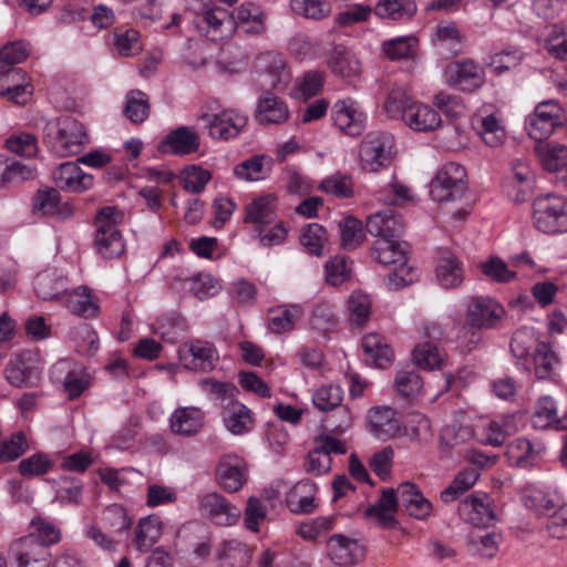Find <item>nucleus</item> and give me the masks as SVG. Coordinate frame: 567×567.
<instances>
[{
	"label": "nucleus",
	"instance_id": "nucleus-3",
	"mask_svg": "<svg viewBox=\"0 0 567 567\" xmlns=\"http://www.w3.org/2000/svg\"><path fill=\"white\" fill-rule=\"evenodd\" d=\"M524 505L535 511L539 515H554L551 522L547 525L550 536L561 537V525H567V508L564 507L561 496L556 492L543 491L539 488H527L523 495Z\"/></svg>",
	"mask_w": 567,
	"mask_h": 567
},
{
	"label": "nucleus",
	"instance_id": "nucleus-63",
	"mask_svg": "<svg viewBox=\"0 0 567 567\" xmlns=\"http://www.w3.org/2000/svg\"><path fill=\"white\" fill-rule=\"evenodd\" d=\"M124 113L133 123H143L150 115V104L147 95L140 91L133 90L127 93Z\"/></svg>",
	"mask_w": 567,
	"mask_h": 567
},
{
	"label": "nucleus",
	"instance_id": "nucleus-50",
	"mask_svg": "<svg viewBox=\"0 0 567 567\" xmlns=\"http://www.w3.org/2000/svg\"><path fill=\"white\" fill-rule=\"evenodd\" d=\"M179 281L183 289L189 290L200 300L216 295L219 289L218 282L209 274H198L196 276L185 278L177 276L174 279L173 287L176 288V284Z\"/></svg>",
	"mask_w": 567,
	"mask_h": 567
},
{
	"label": "nucleus",
	"instance_id": "nucleus-18",
	"mask_svg": "<svg viewBox=\"0 0 567 567\" xmlns=\"http://www.w3.org/2000/svg\"><path fill=\"white\" fill-rule=\"evenodd\" d=\"M208 134L214 140L228 141L239 135L247 124V117L235 111H223L213 116L204 115Z\"/></svg>",
	"mask_w": 567,
	"mask_h": 567
},
{
	"label": "nucleus",
	"instance_id": "nucleus-11",
	"mask_svg": "<svg viewBox=\"0 0 567 567\" xmlns=\"http://www.w3.org/2000/svg\"><path fill=\"white\" fill-rule=\"evenodd\" d=\"M178 360L185 369L207 372L215 368L218 353L212 343L197 339L179 346Z\"/></svg>",
	"mask_w": 567,
	"mask_h": 567
},
{
	"label": "nucleus",
	"instance_id": "nucleus-8",
	"mask_svg": "<svg viewBox=\"0 0 567 567\" xmlns=\"http://www.w3.org/2000/svg\"><path fill=\"white\" fill-rule=\"evenodd\" d=\"M258 76L265 78L270 89L285 91L291 81V71L282 53L274 50L259 53L254 61Z\"/></svg>",
	"mask_w": 567,
	"mask_h": 567
},
{
	"label": "nucleus",
	"instance_id": "nucleus-58",
	"mask_svg": "<svg viewBox=\"0 0 567 567\" xmlns=\"http://www.w3.org/2000/svg\"><path fill=\"white\" fill-rule=\"evenodd\" d=\"M474 121L477 132L486 145L497 147L503 144L505 141V131L499 120L494 114L476 116Z\"/></svg>",
	"mask_w": 567,
	"mask_h": 567
},
{
	"label": "nucleus",
	"instance_id": "nucleus-64",
	"mask_svg": "<svg viewBox=\"0 0 567 567\" xmlns=\"http://www.w3.org/2000/svg\"><path fill=\"white\" fill-rule=\"evenodd\" d=\"M300 241L309 254L321 256L328 243L327 230L319 224H309L302 229Z\"/></svg>",
	"mask_w": 567,
	"mask_h": 567
},
{
	"label": "nucleus",
	"instance_id": "nucleus-54",
	"mask_svg": "<svg viewBox=\"0 0 567 567\" xmlns=\"http://www.w3.org/2000/svg\"><path fill=\"white\" fill-rule=\"evenodd\" d=\"M342 400L343 390L339 385L334 384L322 385L312 394V402L317 409L328 412L340 408L348 421H350L348 410L341 405Z\"/></svg>",
	"mask_w": 567,
	"mask_h": 567
},
{
	"label": "nucleus",
	"instance_id": "nucleus-24",
	"mask_svg": "<svg viewBox=\"0 0 567 567\" xmlns=\"http://www.w3.org/2000/svg\"><path fill=\"white\" fill-rule=\"evenodd\" d=\"M535 153L544 169L560 174V178L567 184V146L554 142H538Z\"/></svg>",
	"mask_w": 567,
	"mask_h": 567
},
{
	"label": "nucleus",
	"instance_id": "nucleus-45",
	"mask_svg": "<svg viewBox=\"0 0 567 567\" xmlns=\"http://www.w3.org/2000/svg\"><path fill=\"white\" fill-rule=\"evenodd\" d=\"M162 535V520L156 515L141 518L135 527L134 546L140 551H147Z\"/></svg>",
	"mask_w": 567,
	"mask_h": 567
},
{
	"label": "nucleus",
	"instance_id": "nucleus-61",
	"mask_svg": "<svg viewBox=\"0 0 567 567\" xmlns=\"http://www.w3.org/2000/svg\"><path fill=\"white\" fill-rule=\"evenodd\" d=\"M499 543L501 535L495 532L472 533L467 539L471 550L486 558H493L497 554Z\"/></svg>",
	"mask_w": 567,
	"mask_h": 567
},
{
	"label": "nucleus",
	"instance_id": "nucleus-36",
	"mask_svg": "<svg viewBox=\"0 0 567 567\" xmlns=\"http://www.w3.org/2000/svg\"><path fill=\"white\" fill-rule=\"evenodd\" d=\"M539 380H550L557 375L560 367V359L551 344L542 342L530 358V367Z\"/></svg>",
	"mask_w": 567,
	"mask_h": 567
},
{
	"label": "nucleus",
	"instance_id": "nucleus-47",
	"mask_svg": "<svg viewBox=\"0 0 567 567\" xmlns=\"http://www.w3.org/2000/svg\"><path fill=\"white\" fill-rule=\"evenodd\" d=\"M34 291L43 300L63 298L66 278L55 271H43L35 277Z\"/></svg>",
	"mask_w": 567,
	"mask_h": 567
},
{
	"label": "nucleus",
	"instance_id": "nucleus-42",
	"mask_svg": "<svg viewBox=\"0 0 567 567\" xmlns=\"http://www.w3.org/2000/svg\"><path fill=\"white\" fill-rule=\"evenodd\" d=\"M373 255L382 265H402L406 261V244L396 239L377 238L373 244Z\"/></svg>",
	"mask_w": 567,
	"mask_h": 567
},
{
	"label": "nucleus",
	"instance_id": "nucleus-33",
	"mask_svg": "<svg viewBox=\"0 0 567 567\" xmlns=\"http://www.w3.org/2000/svg\"><path fill=\"white\" fill-rule=\"evenodd\" d=\"M317 486L310 481L298 482L287 494V505L295 514H312L317 507Z\"/></svg>",
	"mask_w": 567,
	"mask_h": 567
},
{
	"label": "nucleus",
	"instance_id": "nucleus-2",
	"mask_svg": "<svg viewBox=\"0 0 567 567\" xmlns=\"http://www.w3.org/2000/svg\"><path fill=\"white\" fill-rule=\"evenodd\" d=\"M45 137L59 156L79 154L87 142L84 126L72 116H61L45 126Z\"/></svg>",
	"mask_w": 567,
	"mask_h": 567
},
{
	"label": "nucleus",
	"instance_id": "nucleus-60",
	"mask_svg": "<svg viewBox=\"0 0 567 567\" xmlns=\"http://www.w3.org/2000/svg\"><path fill=\"white\" fill-rule=\"evenodd\" d=\"M113 44L122 56H134L143 50L141 34L135 29L115 30L113 33Z\"/></svg>",
	"mask_w": 567,
	"mask_h": 567
},
{
	"label": "nucleus",
	"instance_id": "nucleus-6",
	"mask_svg": "<svg viewBox=\"0 0 567 567\" xmlns=\"http://www.w3.org/2000/svg\"><path fill=\"white\" fill-rule=\"evenodd\" d=\"M566 121L565 110L556 100L539 102L525 120L528 135L537 143L548 138Z\"/></svg>",
	"mask_w": 567,
	"mask_h": 567
},
{
	"label": "nucleus",
	"instance_id": "nucleus-1",
	"mask_svg": "<svg viewBox=\"0 0 567 567\" xmlns=\"http://www.w3.org/2000/svg\"><path fill=\"white\" fill-rule=\"evenodd\" d=\"M123 214L113 206L101 208L95 216L94 248L106 259L118 258L125 249L123 236L117 228Z\"/></svg>",
	"mask_w": 567,
	"mask_h": 567
},
{
	"label": "nucleus",
	"instance_id": "nucleus-62",
	"mask_svg": "<svg viewBox=\"0 0 567 567\" xmlns=\"http://www.w3.org/2000/svg\"><path fill=\"white\" fill-rule=\"evenodd\" d=\"M59 371L68 370L63 385L70 399L79 398L90 385L89 374L83 370H69V362L61 361L55 365Z\"/></svg>",
	"mask_w": 567,
	"mask_h": 567
},
{
	"label": "nucleus",
	"instance_id": "nucleus-53",
	"mask_svg": "<svg viewBox=\"0 0 567 567\" xmlns=\"http://www.w3.org/2000/svg\"><path fill=\"white\" fill-rule=\"evenodd\" d=\"M416 50L417 39L415 37H398L382 43V51L391 61L414 60Z\"/></svg>",
	"mask_w": 567,
	"mask_h": 567
},
{
	"label": "nucleus",
	"instance_id": "nucleus-35",
	"mask_svg": "<svg viewBox=\"0 0 567 567\" xmlns=\"http://www.w3.org/2000/svg\"><path fill=\"white\" fill-rule=\"evenodd\" d=\"M403 121L415 132H432L442 123L440 114L434 109L417 102L406 109Z\"/></svg>",
	"mask_w": 567,
	"mask_h": 567
},
{
	"label": "nucleus",
	"instance_id": "nucleus-57",
	"mask_svg": "<svg viewBox=\"0 0 567 567\" xmlns=\"http://www.w3.org/2000/svg\"><path fill=\"white\" fill-rule=\"evenodd\" d=\"M271 165V159L265 155H255L234 168V174L244 181H260L265 178Z\"/></svg>",
	"mask_w": 567,
	"mask_h": 567
},
{
	"label": "nucleus",
	"instance_id": "nucleus-23",
	"mask_svg": "<svg viewBox=\"0 0 567 567\" xmlns=\"http://www.w3.org/2000/svg\"><path fill=\"white\" fill-rule=\"evenodd\" d=\"M199 148V136L187 126H179L169 132L159 143L158 151L163 154L187 155Z\"/></svg>",
	"mask_w": 567,
	"mask_h": 567
},
{
	"label": "nucleus",
	"instance_id": "nucleus-37",
	"mask_svg": "<svg viewBox=\"0 0 567 567\" xmlns=\"http://www.w3.org/2000/svg\"><path fill=\"white\" fill-rule=\"evenodd\" d=\"M533 424L537 429L554 426L557 430H567V414L559 417L555 400L549 395H544L536 402Z\"/></svg>",
	"mask_w": 567,
	"mask_h": 567
},
{
	"label": "nucleus",
	"instance_id": "nucleus-9",
	"mask_svg": "<svg viewBox=\"0 0 567 567\" xmlns=\"http://www.w3.org/2000/svg\"><path fill=\"white\" fill-rule=\"evenodd\" d=\"M445 82L463 92H474L485 83L484 68L471 59L450 62L444 68Z\"/></svg>",
	"mask_w": 567,
	"mask_h": 567
},
{
	"label": "nucleus",
	"instance_id": "nucleus-27",
	"mask_svg": "<svg viewBox=\"0 0 567 567\" xmlns=\"http://www.w3.org/2000/svg\"><path fill=\"white\" fill-rule=\"evenodd\" d=\"M401 505L406 513L416 518L425 519L432 513V503L423 495V493L411 482H404L396 489Z\"/></svg>",
	"mask_w": 567,
	"mask_h": 567
},
{
	"label": "nucleus",
	"instance_id": "nucleus-12",
	"mask_svg": "<svg viewBox=\"0 0 567 567\" xmlns=\"http://www.w3.org/2000/svg\"><path fill=\"white\" fill-rule=\"evenodd\" d=\"M333 124L349 136H359L365 128L367 115L352 97L338 100L331 109Z\"/></svg>",
	"mask_w": 567,
	"mask_h": 567
},
{
	"label": "nucleus",
	"instance_id": "nucleus-41",
	"mask_svg": "<svg viewBox=\"0 0 567 567\" xmlns=\"http://www.w3.org/2000/svg\"><path fill=\"white\" fill-rule=\"evenodd\" d=\"M373 12L380 19L409 21L416 14L417 6L414 0H380Z\"/></svg>",
	"mask_w": 567,
	"mask_h": 567
},
{
	"label": "nucleus",
	"instance_id": "nucleus-34",
	"mask_svg": "<svg viewBox=\"0 0 567 567\" xmlns=\"http://www.w3.org/2000/svg\"><path fill=\"white\" fill-rule=\"evenodd\" d=\"M235 20L237 28L246 34L261 35L267 31V14L259 6L252 2L240 4Z\"/></svg>",
	"mask_w": 567,
	"mask_h": 567
},
{
	"label": "nucleus",
	"instance_id": "nucleus-51",
	"mask_svg": "<svg viewBox=\"0 0 567 567\" xmlns=\"http://www.w3.org/2000/svg\"><path fill=\"white\" fill-rule=\"evenodd\" d=\"M218 558L224 567H246L251 554L247 545L237 539L224 540L218 551Z\"/></svg>",
	"mask_w": 567,
	"mask_h": 567
},
{
	"label": "nucleus",
	"instance_id": "nucleus-26",
	"mask_svg": "<svg viewBox=\"0 0 567 567\" xmlns=\"http://www.w3.org/2000/svg\"><path fill=\"white\" fill-rule=\"evenodd\" d=\"M404 223L392 209L372 214L367 221V230L377 238L395 239L404 233Z\"/></svg>",
	"mask_w": 567,
	"mask_h": 567
},
{
	"label": "nucleus",
	"instance_id": "nucleus-56",
	"mask_svg": "<svg viewBox=\"0 0 567 567\" xmlns=\"http://www.w3.org/2000/svg\"><path fill=\"white\" fill-rule=\"evenodd\" d=\"M480 472L475 467H467L460 471L451 484L441 492V499L444 503L455 501L461 494L468 491L477 481Z\"/></svg>",
	"mask_w": 567,
	"mask_h": 567
},
{
	"label": "nucleus",
	"instance_id": "nucleus-59",
	"mask_svg": "<svg viewBox=\"0 0 567 567\" xmlns=\"http://www.w3.org/2000/svg\"><path fill=\"white\" fill-rule=\"evenodd\" d=\"M349 321L352 326L362 328L371 316V299L367 293L355 291L348 299Z\"/></svg>",
	"mask_w": 567,
	"mask_h": 567
},
{
	"label": "nucleus",
	"instance_id": "nucleus-16",
	"mask_svg": "<svg viewBox=\"0 0 567 567\" xmlns=\"http://www.w3.org/2000/svg\"><path fill=\"white\" fill-rule=\"evenodd\" d=\"M216 477L225 491L238 492L247 482L246 462L235 454L224 455L216 467Z\"/></svg>",
	"mask_w": 567,
	"mask_h": 567
},
{
	"label": "nucleus",
	"instance_id": "nucleus-48",
	"mask_svg": "<svg viewBox=\"0 0 567 567\" xmlns=\"http://www.w3.org/2000/svg\"><path fill=\"white\" fill-rule=\"evenodd\" d=\"M362 347L374 367L384 369L391 364L393 351L380 334L369 333L364 336Z\"/></svg>",
	"mask_w": 567,
	"mask_h": 567
},
{
	"label": "nucleus",
	"instance_id": "nucleus-22",
	"mask_svg": "<svg viewBox=\"0 0 567 567\" xmlns=\"http://www.w3.org/2000/svg\"><path fill=\"white\" fill-rule=\"evenodd\" d=\"M52 176L55 185L66 192H84L93 185V177L84 173L74 162L60 164Z\"/></svg>",
	"mask_w": 567,
	"mask_h": 567
},
{
	"label": "nucleus",
	"instance_id": "nucleus-55",
	"mask_svg": "<svg viewBox=\"0 0 567 567\" xmlns=\"http://www.w3.org/2000/svg\"><path fill=\"white\" fill-rule=\"evenodd\" d=\"M288 51L296 60H313L320 55L322 45L319 40L305 33H298L289 40Z\"/></svg>",
	"mask_w": 567,
	"mask_h": 567
},
{
	"label": "nucleus",
	"instance_id": "nucleus-5",
	"mask_svg": "<svg viewBox=\"0 0 567 567\" xmlns=\"http://www.w3.org/2000/svg\"><path fill=\"white\" fill-rule=\"evenodd\" d=\"M394 137L388 132L368 133L361 141L359 158L362 169L379 172L391 165L393 158Z\"/></svg>",
	"mask_w": 567,
	"mask_h": 567
},
{
	"label": "nucleus",
	"instance_id": "nucleus-46",
	"mask_svg": "<svg viewBox=\"0 0 567 567\" xmlns=\"http://www.w3.org/2000/svg\"><path fill=\"white\" fill-rule=\"evenodd\" d=\"M34 177V169L4 154H0V188L19 184Z\"/></svg>",
	"mask_w": 567,
	"mask_h": 567
},
{
	"label": "nucleus",
	"instance_id": "nucleus-25",
	"mask_svg": "<svg viewBox=\"0 0 567 567\" xmlns=\"http://www.w3.org/2000/svg\"><path fill=\"white\" fill-rule=\"evenodd\" d=\"M204 417L198 406H178L169 417V429L176 435L193 436L202 430Z\"/></svg>",
	"mask_w": 567,
	"mask_h": 567
},
{
	"label": "nucleus",
	"instance_id": "nucleus-28",
	"mask_svg": "<svg viewBox=\"0 0 567 567\" xmlns=\"http://www.w3.org/2000/svg\"><path fill=\"white\" fill-rule=\"evenodd\" d=\"M545 445L539 442H532L526 437H517L507 450V455L512 464L522 468L534 466L545 452Z\"/></svg>",
	"mask_w": 567,
	"mask_h": 567
},
{
	"label": "nucleus",
	"instance_id": "nucleus-49",
	"mask_svg": "<svg viewBox=\"0 0 567 567\" xmlns=\"http://www.w3.org/2000/svg\"><path fill=\"white\" fill-rule=\"evenodd\" d=\"M331 71L342 78H355L360 73V62L350 50L337 47L328 61Z\"/></svg>",
	"mask_w": 567,
	"mask_h": 567
},
{
	"label": "nucleus",
	"instance_id": "nucleus-19",
	"mask_svg": "<svg viewBox=\"0 0 567 567\" xmlns=\"http://www.w3.org/2000/svg\"><path fill=\"white\" fill-rule=\"evenodd\" d=\"M458 514L463 520L475 527H489L494 524L496 516L487 495L467 496L458 505Z\"/></svg>",
	"mask_w": 567,
	"mask_h": 567
},
{
	"label": "nucleus",
	"instance_id": "nucleus-20",
	"mask_svg": "<svg viewBox=\"0 0 567 567\" xmlns=\"http://www.w3.org/2000/svg\"><path fill=\"white\" fill-rule=\"evenodd\" d=\"M327 550L336 565L344 567L359 563L365 554L364 546L359 540L341 534H334L329 538Z\"/></svg>",
	"mask_w": 567,
	"mask_h": 567
},
{
	"label": "nucleus",
	"instance_id": "nucleus-14",
	"mask_svg": "<svg viewBox=\"0 0 567 567\" xmlns=\"http://www.w3.org/2000/svg\"><path fill=\"white\" fill-rule=\"evenodd\" d=\"M505 315V309L489 297H473L466 309V322L474 328H495Z\"/></svg>",
	"mask_w": 567,
	"mask_h": 567
},
{
	"label": "nucleus",
	"instance_id": "nucleus-10",
	"mask_svg": "<svg viewBox=\"0 0 567 567\" xmlns=\"http://www.w3.org/2000/svg\"><path fill=\"white\" fill-rule=\"evenodd\" d=\"M194 23L198 32L212 41L227 39L237 29L235 17L223 8L198 13Z\"/></svg>",
	"mask_w": 567,
	"mask_h": 567
},
{
	"label": "nucleus",
	"instance_id": "nucleus-17",
	"mask_svg": "<svg viewBox=\"0 0 567 567\" xmlns=\"http://www.w3.org/2000/svg\"><path fill=\"white\" fill-rule=\"evenodd\" d=\"M534 185V173L527 162L516 158L512 162V176L504 184L506 195L514 202L528 199Z\"/></svg>",
	"mask_w": 567,
	"mask_h": 567
},
{
	"label": "nucleus",
	"instance_id": "nucleus-13",
	"mask_svg": "<svg viewBox=\"0 0 567 567\" xmlns=\"http://www.w3.org/2000/svg\"><path fill=\"white\" fill-rule=\"evenodd\" d=\"M198 508L204 516L219 526L235 525L241 515L237 506L216 492L202 495L198 499Z\"/></svg>",
	"mask_w": 567,
	"mask_h": 567
},
{
	"label": "nucleus",
	"instance_id": "nucleus-21",
	"mask_svg": "<svg viewBox=\"0 0 567 567\" xmlns=\"http://www.w3.org/2000/svg\"><path fill=\"white\" fill-rule=\"evenodd\" d=\"M33 89L25 82V74L21 69L0 74V95L17 105H25L32 97Z\"/></svg>",
	"mask_w": 567,
	"mask_h": 567
},
{
	"label": "nucleus",
	"instance_id": "nucleus-40",
	"mask_svg": "<svg viewBox=\"0 0 567 567\" xmlns=\"http://www.w3.org/2000/svg\"><path fill=\"white\" fill-rule=\"evenodd\" d=\"M276 218V197L265 195L255 198L245 207V221L256 225L258 228L270 224Z\"/></svg>",
	"mask_w": 567,
	"mask_h": 567
},
{
	"label": "nucleus",
	"instance_id": "nucleus-44",
	"mask_svg": "<svg viewBox=\"0 0 567 567\" xmlns=\"http://www.w3.org/2000/svg\"><path fill=\"white\" fill-rule=\"evenodd\" d=\"M436 278L445 289L457 288L464 280V272L458 259L451 252H443L436 266Z\"/></svg>",
	"mask_w": 567,
	"mask_h": 567
},
{
	"label": "nucleus",
	"instance_id": "nucleus-31",
	"mask_svg": "<svg viewBox=\"0 0 567 567\" xmlns=\"http://www.w3.org/2000/svg\"><path fill=\"white\" fill-rule=\"evenodd\" d=\"M289 117V109L284 100L266 93L259 97L255 111V118L261 125L281 124Z\"/></svg>",
	"mask_w": 567,
	"mask_h": 567
},
{
	"label": "nucleus",
	"instance_id": "nucleus-15",
	"mask_svg": "<svg viewBox=\"0 0 567 567\" xmlns=\"http://www.w3.org/2000/svg\"><path fill=\"white\" fill-rule=\"evenodd\" d=\"M11 553L18 567H51L49 548L39 544L34 534H28L11 545Z\"/></svg>",
	"mask_w": 567,
	"mask_h": 567
},
{
	"label": "nucleus",
	"instance_id": "nucleus-39",
	"mask_svg": "<svg viewBox=\"0 0 567 567\" xmlns=\"http://www.w3.org/2000/svg\"><path fill=\"white\" fill-rule=\"evenodd\" d=\"M303 317V309L299 305H281L269 310L268 328L274 333L291 331Z\"/></svg>",
	"mask_w": 567,
	"mask_h": 567
},
{
	"label": "nucleus",
	"instance_id": "nucleus-30",
	"mask_svg": "<svg viewBox=\"0 0 567 567\" xmlns=\"http://www.w3.org/2000/svg\"><path fill=\"white\" fill-rule=\"evenodd\" d=\"M542 342L534 328L523 327L516 330L511 341V352L516 364L530 370V358Z\"/></svg>",
	"mask_w": 567,
	"mask_h": 567
},
{
	"label": "nucleus",
	"instance_id": "nucleus-4",
	"mask_svg": "<svg viewBox=\"0 0 567 567\" xmlns=\"http://www.w3.org/2000/svg\"><path fill=\"white\" fill-rule=\"evenodd\" d=\"M533 219L543 233L567 231V199L555 194L537 197L533 203Z\"/></svg>",
	"mask_w": 567,
	"mask_h": 567
},
{
	"label": "nucleus",
	"instance_id": "nucleus-52",
	"mask_svg": "<svg viewBox=\"0 0 567 567\" xmlns=\"http://www.w3.org/2000/svg\"><path fill=\"white\" fill-rule=\"evenodd\" d=\"M333 516H319L305 522L296 523L293 526L296 535L306 542H316L324 537L334 527Z\"/></svg>",
	"mask_w": 567,
	"mask_h": 567
},
{
	"label": "nucleus",
	"instance_id": "nucleus-29",
	"mask_svg": "<svg viewBox=\"0 0 567 567\" xmlns=\"http://www.w3.org/2000/svg\"><path fill=\"white\" fill-rule=\"evenodd\" d=\"M368 423L372 434L382 441L394 437L400 431L395 411L389 406H375L368 413Z\"/></svg>",
	"mask_w": 567,
	"mask_h": 567
},
{
	"label": "nucleus",
	"instance_id": "nucleus-43",
	"mask_svg": "<svg viewBox=\"0 0 567 567\" xmlns=\"http://www.w3.org/2000/svg\"><path fill=\"white\" fill-rule=\"evenodd\" d=\"M399 502V495L393 489H383L379 501L369 506L364 514L368 518H375L382 526L391 527L395 523L394 512Z\"/></svg>",
	"mask_w": 567,
	"mask_h": 567
},
{
	"label": "nucleus",
	"instance_id": "nucleus-7",
	"mask_svg": "<svg viewBox=\"0 0 567 567\" xmlns=\"http://www.w3.org/2000/svg\"><path fill=\"white\" fill-rule=\"evenodd\" d=\"M466 190V171L454 162L444 164L430 184V195L439 203L458 200Z\"/></svg>",
	"mask_w": 567,
	"mask_h": 567
},
{
	"label": "nucleus",
	"instance_id": "nucleus-38",
	"mask_svg": "<svg viewBox=\"0 0 567 567\" xmlns=\"http://www.w3.org/2000/svg\"><path fill=\"white\" fill-rule=\"evenodd\" d=\"M63 299L65 307L75 316L90 318L99 311V306L87 286H79L71 291H65Z\"/></svg>",
	"mask_w": 567,
	"mask_h": 567
},
{
	"label": "nucleus",
	"instance_id": "nucleus-32",
	"mask_svg": "<svg viewBox=\"0 0 567 567\" xmlns=\"http://www.w3.org/2000/svg\"><path fill=\"white\" fill-rule=\"evenodd\" d=\"M223 423L234 435H244L254 427L251 411L238 401H229L223 410Z\"/></svg>",
	"mask_w": 567,
	"mask_h": 567
}]
</instances>
